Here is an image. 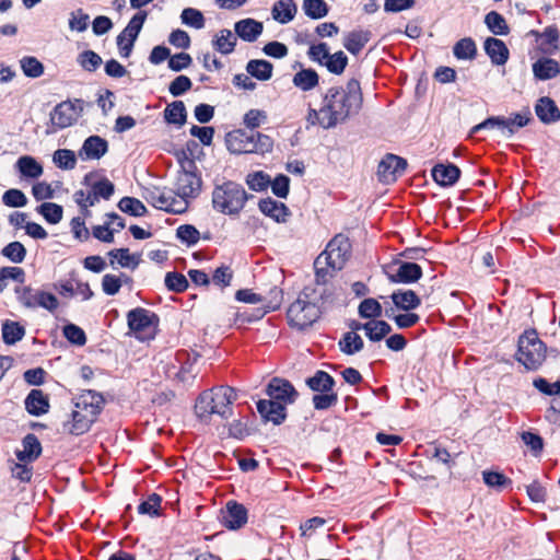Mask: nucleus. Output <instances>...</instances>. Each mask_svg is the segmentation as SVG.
I'll return each instance as SVG.
<instances>
[{
  "mask_svg": "<svg viewBox=\"0 0 560 560\" xmlns=\"http://www.w3.org/2000/svg\"><path fill=\"white\" fill-rule=\"evenodd\" d=\"M363 103L360 82L350 79L346 86L329 88L323 96L320 126L324 129L335 128L355 116Z\"/></svg>",
  "mask_w": 560,
  "mask_h": 560,
  "instance_id": "1",
  "label": "nucleus"
},
{
  "mask_svg": "<svg viewBox=\"0 0 560 560\" xmlns=\"http://www.w3.org/2000/svg\"><path fill=\"white\" fill-rule=\"evenodd\" d=\"M104 397L95 390L84 392L75 402L71 421L63 423V432L81 435L88 432L103 409Z\"/></svg>",
  "mask_w": 560,
  "mask_h": 560,
  "instance_id": "2",
  "label": "nucleus"
},
{
  "mask_svg": "<svg viewBox=\"0 0 560 560\" xmlns=\"http://www.w3.org/2000/svg\"><path fill=\"white\" fill-rule=\"evenodd\" d=\"M236 400V393L230 386H217L206 390L197 399L195 411L198 418L207 421L211 416L228 419L232 416V405Z\"/></svg>",
  "mask_w": 560,
  "mask_h": 560,
  "instance_id": "3",
  "label": "nucleus"
},
{
  "mask_svg": "<svg viewBox=\"0 0 560 560\" xmlns=\"http://www.w3.org/2000/svg\"><path fill=\"white\" fill-rule=\"evenodd\" d=\"M287 315L292 327L303 330L312 326L320 316L316 289L304 288L299 298L289 306Z\"/></svg>",
  "mask_w": 560,
  "mask_h": 560,
  "instance_id": "4",
  "label": "nucleus"
},
{
  "mask_svg": "<svg viewBox=\"0 0 560 560\" xmlns=\"http://www.w3.org/2000/svg\"><path fill=\"white\" fill-rule=\"evenodd\" d=\"M249 197L252 196L245 191L242 185L230 180L214 187L212 206L214 210L223 214L236 215L242 211Z\"/></svg>",
  "mask_w": 560,
  "mask_h": 560,
  "instance_id": "5",
  "label": "nucleus"
},
{
  "mask_svg": "<svg viewBox=\"0 0 560 560\" xmlns=\"http://www.w3.org/2000/svg\"><path fill=\"white\" fill-rule=\"evenodd\" d=\"M546 359V346L536 330H526L518 338L516 360L527 370H537Z\"/></svg>",
  "mask_w": 560,
  "mask_h": 560,
  "instance_id": "6",
  "label": "nucleus"
},
{
  "mask_svg": "<svg viewBox=\"0 0 560 560\" xmlns=\"http://www.w3.org/2000/svg\"><path fill=\"white\" fill-rule=\"evenodd\" d=\"M179 156L182 171L178 172L174 184V194L177 198L187 201L188 198L196 197L201 188V178L195 173L196 164L189 159L186 151H182Z\"/></svg>",
  "mask_w": 560,
  "mask_h": 560,
  "instance_id": "7",
  "label": "nucleus"
},
{
  "mask_svg": "<svg viewBox=\"0 0 560 560\" xmlns=\"http://www.w3.org/2000/svg\"><path fill=\"white\" fill-rule=\"evenodd\" d=\"M144 198L154 208L166 212L183 213L188 207V201L177 198L173 190L153 188Z\"/></svg>",
  "mask_w": 560,
  "mask_h": 560,
  "instance_id": "8",
  "label": "nucleus"
},
{
  "mask_svg": "<svg viewBox=\"0 0 560 560\" xmlns=\"http://www.w3.org/2000/svg\"><path fill=\"white\" fill-rule=\"evenodd\" d=\"M147 16L148 13L145 11H139L131 18L127 26L117 36V46L121 57L127 58L130 56L135 42L142 30Z\"/></svg>",
  "mask_w": 560,
  "mask_h": 560,
  "instance_id": "9",
  "label": "nucleus"
},
{
  "mask_svg": "<svg viewBox=\"0 0 560 560\" xmlns=\"http://www.w3.org/2000/svg\"><path fill=\"white\" fill-rule=\"evenodd\" d=\"M351 244L347 236L336 235L326 246V249L319 255L325 256L334 269H342L350 257Z\"/></svg>",
  "mask_w": 560,
  "mask_h": 560,
  "instance_id": "10",
  "label": "nucleus"
},
{
  "mask_svg": "<svg viewBox=\"0 0 560 560\" xmlns=\"http://www.w3.org/2000/svg\"><path fill=\"white\" fill-rule=\"evenodd\" d=\"M407 167V161L395 154H387L377 166V176L380 182L390 184L404 174Z\"/></svg>",
  "mask_w": 560,
  "mask_h": 560,
  "instance_id": "11",
  "label": "nucleus"
},
{
  "mask_svg": "<svg viewBox=\"0 0 560 560\" xmlns=\"http://www.w3.org/2000/svg\"><path fill=\"white\" fill-rule=\"evenodd\" d=\"M268 400H275L284 404V406L293 404L298 397V392L293 385L284 378L272 377L266 389Z\"/></svg>",
  "mask_w": 560,
  "mask_h": 560,
  "instance_id": "12",
  "label": "nucleus"
},
{
  "mask_svg": "<svg viewBox=\"0 0 560 560\" xmlns=\"http://www.w3.org/2000/svg\"><path fill=\"white\" fill-rule=\"evenodd\" d=\"M270 299L268 300V304L265 306L264 310L258 308L253 312H238L236 314L235 323L236 324H245V323H253L256 320H259L262 318L268 312L277 310L282 301V290L278 287H273L270 292Z\"/></svg>",
  "mask_w": 560,
  "mask_h": 560,
  "instance_id": "13",
  "label": "nucleus"
},
{
  "mask_svg": "<svg viewBox=\"0 0 560 560\" xmlns=\"http://www.w3.org/2000/svg\"><path fill=\"white\" fill-rule=\"evenodd\" d=\"M257 411L264 422H272L275 425H280L287 419V406L279 401L260 399L257 401Z\"/></svg>",
  "mask_w": 560,
  "mask_h": 560,
  "instance_id": "14",
  "label": "nucleus"
},
{
  "mask_svg": "<svg viewBox=\"0 0 560 560\" xmlns=\"http://www.w3.org/2000/svg\"><path fill=\"white\" fill-rule=\"evenodd\" d=\"M247 522V510L241 503L229 501L222 511L221 523L229 529H238Z\"/></svg>",
  "mask_w": 560,
  "mask_h": 560,
  "instance_id": "15",
  "label": "nucleus"
},
{
  "mask_svg": "<svg viewBox=\"0 0 560 560\" xmlns=\"http://www.w3.org/2000/svg\"><path fill=\"white\" fill-rule=\"evenodd\" d=\"M156 320L158 317L154 313L142 307L133 308L127 314L128 327L136 334L149 330Z\"/></svg>",
  "mask_w": 560,
  "mask_h": 560,
  "instance_id": "16",
  "label": "nucleus"
},
{
  "mask_svg": "<svg viewBox=\"0 0 560 560\" xmlns=\"http://www.w3.org/2000/svg\"><path fill=\"white\" fill-rule=\"evenodd\" d=\"M226 148L233 154L254 153L255 144L253 133L248 135L244 130H234L226 135Z\"/></svg>",
  "mask_w": 560,
  "mask_h": 560,
  "instance_id": "17",
  "label": "nucleus"
},
{
  "mask_svg": "<svg viewBox=\"0 0 560 560\" xmlns=\"http://www.w3.org/2000/svg\"><path fill=\"white\" fill-rule=\"evenodd\" d=\"M108 151V142L100 136H90L86 138L78 152L83 161L100 160Z\"/></svg>",
  "mask_w": 560,
  "mask_h": 560,
  "instance_id": "18",
  "label": "nucleus"
},
{
  "mask_svg": "<svg viewBox=\"0 0 560 560\" xmlns=\"http://www.w3.org/2000/svg\"><path fill=\"white\" fill-rule=\"evenodd\" d=\"M50 121L52 126L63 129L73 125L75 119V107L71 101L61 102L58 104L50 114Z\"/></svg>",
  "mask_w": 560,
  "mask_h": 560,
  "instance_id": "19",
  "label": "nucleus"
},
{
  "mask_svg": "<svg viewBox=\"0 0 560 560\" xmlns=\"http://www.w3.org/2000/svg\"><path fill=\"white\" fill-rule=\"evenodd\" d=\"M422 277V269L416 262H400L396 273L388 275L392 283H412Z\"/></svg>",
  "mask_w": 560,
  "mask_h": 560,
  "instance_id": "20",
  "label": "nucleus"
},
{
  "mask_svg": "<svg viewBox=\"0 0 560 560\" xmlns=\"http://www.w3.org/2000/svg\"><path fill=\"white\" fill-rule=\"evenodd\" d=\"M486 54L495 66H503L509 60L510 51L503 40L488 37L483 43Z\"/></svg>",
  "mask_w": 560,
  "mask_h": 560,
  "instance_id": "21",
  "label": "nucleus"
},
{
  "mask_svg": "<svg viewBox=\"0 0 560 560\" xmlns=\"http://www.w3.org/2000/svg\"><path fill=\"white\" fill-rule=\"evenodd\" d=\"M22 446L23 450L15 452L16 458L22 463H32L42 454V444L33 433H28L23 438Z\"/></svg>",
  "mask_w": 560,
  "mask_h": 560,
  "instance_id": "22",
  "label": "nucleus"
},
{
  "mask_svg": "<svg viewBox=\"0 0 560 560\" xmlns=\"http://www.w3.org/2000/svg\"><path fill=\"white\" fill-rule=\"evenodd\" d=\"M431 173L433 179L443 187L453 186L460 176V170L452 163L436 164Z\"/></svg>",
  "mask_w": 560,
  "mask_h": 560,
  "instance_id": "23",
  "label": "nucleus"
},
{
  "mask_svg": "<svg viewBox=\"0 0 560 560\" xmlns=\"http://www.w3.org/2000/svg\"><path fill=\"white\" fill-rule=\"evenodd\" d=\"M262 30V23L250 18L241 20L234 25L236 35L248 43L255 42L261 35Z\"/></svg>",
  "mask_w": 560,
  "mask_h": 560,
  "instance_id": "24",
  "label": "nucleus"
},
{
  "mask_svg": "<svg viewBox=\"0 0 560 560\" xmlns=\"http://www.w3.org/2000/svg\"><path fill=\"white\" fill-rule=\"evenodd\" d=\"M24 404L26 411L35 417L45 415L49 410L48 396L40 389H32L26 396Z\"/></svg>",
  "mask_w": 560,
  "mask_h": 560,
  "instance_id": "25",
  "label": "nucleus"
},
{
  "mask_svg": "<svg viewBox=\"0 0 560 560\" xmlns=\"http://www.w3.org/2000/svg\"><path fill=\"white\" fill-rule=\"evenodd\" d=\"M535 113L544 124H552L560 119V110L556 103L547 96L540 97L535 105Z\"/></svg>",
  "mask_w": 560,
  "mask_h": 560,
  "instance_id": "26",
  "label": "nucleus"
},
{
  "mask_svg": "<svg viewBox=\"0 0 560 560\" xmlns=\"http://www.w3.org/2000/svg\"><path fill=\"white\" fill-rule=\"evenodd\" d=\"M259 210L267 217H270L277 222H285L289 215L288 207L280 201L272 198L261 199L258 203Z\"/></svg>",
  "mask_w": 560,
  "mask_h": 560,
  "instance_id": "27",
  "label": "nucleus"
},
{
  "mask_svg": "<svg viewBox=\"0 0 560 560\" xmlns=\"http://www.w3.org/2000/svg\"><path fill=\"white\" fill-rule=\"evenodd\" d=\"M372 33L368 30L349 32L343 38V47L357 56L371 39Z\"/></svg>",
  "mask_w": 560,
  "mask_h": 560,
  "instance_id": "28",
  "label": "nucleus"
},
{
  "mask_svg": "<svg viewBox=\"0 0 560 560\" xmlns=\"http://www.w3.org/2000/svg\"><path fill=\"white\" fill-rule=\"evenodd\" d=\"M534 75L541 80H550L560 73V63L551 58H540L533 63Z\"/></svg>",
  "mask_w": 560,
  "mask_h": 560,
  "instance_id": "29",
  "label": "nucleus"
},
{
  "mask_svg": "<svg viewBox=\"0 0 560 560\" xmlns=\"http://www.w3.org/2000/svg\"><path fill=\"white\" fill-rule=\"evenodd\" d=\"M395 307L402 311H411L420 306L421 300L412 290H397L390 295Z\"/></svg>",
  "mask_w": 560,
  "mask_h": 560,
  "instance_id": "30",
  "label": "nucleus"
},
{
  "mask_svg": "<svg viewBox=\"0 0 560 560\" xmlns=\"http://www.w3.org/2000/svg\"><path fill=\"white\" fill-rule=\"evenodd\" d=\"M298 12V7L293 0H279L271 10L272 18L281 24L291 22Z\"/></svg>",
  "mask_w": 560,
  "mask_h": 560,
  "instance_id": "31",
  "label": "nucleus"
},
{
  "mask_svg": "<svg viewBox=\"0 0 560 560\" xmlns=\"http://www.w3.org/2000/svg\"><path fill=\"white\" fill-rule=\"evenodd\" d=\"M292 83L299 90L307 92L318 85L319 77L312 68L301 69L293 75Z\"/></svg>",
  "mask_w": 560,
  "mask_h": 560,
  "instance_id": "32",
  "label": "nucleus"
},
{
  "mask_svg": "<svg viewBox=\"0 0 560 560\" xmlns=\"http://www.w3.org/2000/svg\"><path fill=\"white\" fill-rule=\"evenodd\" d=\"M23 177L38 178L43 175V166L31 155L20 156L15 164Z\"/></svg>",
  "mask_w": 560,
  "mask_h": 560,
  "instance_id": "33",
  "label": "nucleus"
},
{
  "mask_svg": "<svg viewBox=\"0 0 560 560\" xmlns=\"http://www.w3.org/2000/svg\"><path fill=\"white\" fill-rule=\"evenodd\" d=\"M273 66L264 59H252L246 65V71L249 75L259 81H267L272 77Z\"/></svg>",
  "mask_w": 560,
  "mask_h": 560,
  "instance_id": "34",
  "label": "nucleus"
},
{
  "mask_svg": "<svg viewBox=\"0 0 560 560\" xmlns=\"http://www.w3.org/2000/svg\"><path fill=\"white\" fill-rule=\"evenodd\" d=\"M306 385L318 393L331 392L335 386V380L327 372L317 371L313 376L306 380Z\"/></svg>",
  "mask_w": 560,
  "mask_h": 560,
  "instance_id": "35",
  "label": "nucleus"
},
{
  "mask_svg": "<svg viewBox=\"0 0 560 560\" xmlns=\"http://www.w3.org/2000/svg\"><path fill=\"white\" fill-rule=\"evenodd\" d=\"M324 258L325 256H318L314 261L316 285H326L336 272L340 270L334 269Z\"/></svg>",
  "mask_w": 560,
  "mask_h": 560,
  "instance_id": "36",
  "label": "nucleus"
},
{
  "mask_svg": "<svg viewBox=\"0 0 560 560\" xmlns=\"http://www.w3.org/2000/svg\"><path fill=\"white\" fill-rule=\"evenodd\" d=\"M497 128L501 136L504 138H511V130L508 129V119L504 116H492L483 120L482 122L472 127L471 132H478L485 129H494Z\"/></svg>",
  "mask_w": 560,
  "mask_h": 560,
  "instance_id": "37",
  "label": "nucleus"
},
{
  "mask_svg": "<svg viewBox=\"0 0 560 560\" xmlns=\"http://www.w3.org/2000/svg\"><path fill=\"white\" fill-rule=\"evenodd\" d=\"M237 38L230 30H221L212 40L213 47L223 55L234 51Z\"/></svg>",
  "mask_w": 560,
  "mask_h": 560,
  "instance_id": "38",
  "label": "nucleus"
},
{
  "mask_svg": "<svg viewBox=\"0 0 560 560\" xmlns=\"http://www.w3.org/2000/svg\"><path fill=\"white\" fill-rule=\"evenodd\" d=\"M94 176V173H89L84 176V180L83 183L85 185H91L92 186V192L96 196L97 200L100 198H103V199H109L114 191H115V186L114 184L107 179V178H102L101 180L98 182H95L93 184H91V178Z\"/></svg>",
  "mask_w": 560,
  "mask_h": 560,
  "instance_id": "39",
  "label": "nucleus"
},
{
  "mask_svg": "<svg viewBox=\"0 0 560 560\" xmlns=\"http://www.w3.org/2000/svg\"><path fill=\"white\" fill-rule=\"evenodd\" d=\"M164 118L168 124L183 126L186 122L187 112L182 101H174L164 109Z\"/></svg>",
  "mask_w": 560,
  "mask_h": 560,
  "instance_id": "40",
  "label": "nucleus"
},
{
  "mask_svg": "<svg viewBox=\"0 0 560 560\" xmlns=\"http://www.w3.org/2000/svg\"><path fill=\"white\" fill-rule=\"evenodd\" d=\"M485 24L494 35L505 36L510 33V27L505 19L497 11H490L486 14Z\"/></svg>",
  "mask_w": 560,
  "mask_h": 560,
  "instance_id": "41",
  "label": "nucleus"
},
{
  "mask_svg": "<svg viewBox=\"0 0 560 560\" xmlns=\"http://www.w3.org/2000/svg\"><path fill=\"white\" fill-rule=\"evenodd\" d=\"M25 335V328L18 322L5 320L2 324V339L7 345H14Z\"/></svg>",
  "mask_w": 560,
  "mask_h": 560,
  "instance_id": "42",
  "label": "nucleus"
},
{
  "mask_svg": "<svg viewBox=\"0 0 560 560\" xmlns=\"http://www.w3.org/2000/svg\"><path fill=\"white\" fill-rule=\"evenodd\" d=\"M338 345L340 351L348 355L360 352L364 347L363 339L357 332H346Z\"/></svg>",
  "mask_w": 560,
  "mask_h": 560,
  "instance_id": "43",
  "label": "nucleus"
},
{
  "mask_svg": "<svg viewBox=\"0 0 560 560\" xmlns=\"http://www.w3.org/2000/svg\"><path fill=\"white\" fill-rule=\"evenodd\" d=\"M302 9L305 15L313 20L323 19L329 12V7L324 0H303Z\"/></svg>",
  "mask_w": 560,
  "mask_h": 560,
  "instance_id": "44",
  "label": "nucleus"
},
{
  "mask_svg": "<svg viewBox=\"0 0 560 560\" xmlns=\"http://www.w3.org/2000/svg\"><path fill=\"white\" fill-rule=\"evenodd\" d=\"M453 54L457 59H475L477 47L474 39L470 37L459 39L453 47Z\"/></svg>",
  "mask_w": 560,
  "mask_h": 560,
  "instance_id": "45",
  "label": "nucleus"
},
{
  "mask_svg": "<svg viewBox=\"0 0 560 560\" xmlns=\"http://www.w3.org/2000/svg\"><path fill=\"white\" fill-rule=\"evenodd\" d=\"M118 208L132 217H143L147 213L143 202L133 197H122L118 202Z\"/></svg>",
  "mask_w": 560,
  "mask_h": 560,
  "instance_id": "46",
  "label": "nucleus"
},
{
  "mask_svg": "<svg viewBox=\"0 0 560 560\" xmlns=\"http://www.w3.org/2000/svg\"><path fill=\"white\" fill-rule=\"evenodd\" d=\"M347 65L348 57L342 50H339L335 54H329L326 61L324 62V67H326L330 73L336 75L342 74Z\"/></svg>",
  "mask_w": 560,
  "mask_h": 560,
  "instance_id": "47",
  "label": "nucleus"
},
{
  "mask_svg": "<svg viewBox=\"0 0 560 560\" xmlns=\"http://www.w3.org/2000/svg\"><path fill=\"white\" fill-rule=\"evenodd\" d=\"M36 211L50 224H57L62 220L63 209L58 203L44 202L37 207Z\"/></svg>",
  "mask_w": 560,
  "mask_h": 560,
  "instance_id": "48",
  "label": "nucleus"
},
{
  "mask_svg": "<svg viewBox=\"0 0 560 560\" xmlns=\"http://www.w3.org/2000/svg\"><path fill=\"white\" fill-rule=\"evenodd\" d=\"M52 162L61 170H73L77 165V156L72 150L58 149L52 154Z\"/></svg>",
  "mask_w": 560,
  "mask_h": 560,
  "instance_id": "49",
  "label": "nucleus"
},
{
  "mask_svg": "<svg viewBox=\"0 0 560 560\" xmlns=\"http://www.w3.org/2000/svg\"><path fill=\"white\" fill-rule=\"evenodd\" d=\"M392 331L390 325L385 320H370L366 337L377 342L385 338Z\"/></svg>",
  "mask_w": 560,
  "mask_h": 560,
  "instance_id": "50",
  "label": "nucleus"
},
{
  "mask_svg": "<svg viewBox=\"0 0 560 560\" xmlns=\"http://www.w3.org/2000/svg\"><path fill=\"white\" fill-rule=\"evenodd\" d=\"M358 313L361 318H377L382 316L383 308L382 305L378 303L377 300L373 298L364 299L359 307Z\"/></svg>",
  "mask_w": 560,
  "mask_h": 560,
  "instance_id": "51",
  "label": "nucleus"
},
{
  "mask_svg": "<svg viewBox=\"0 0 560 560\" xmlns=\"http://www.w3.org/2000/svg\"><path fill=\"white\" fill-rule=\"evenodd\" d=\"M77 62L82 69L89 72L96 71L102 65L103 60L98 54L93 50H84L78 55Z\"/></svg>",
  "mask_w": 560,
  "mask_h": 560,
  "instance_id": "52",
  "label": "nucleus"
},
{
  "mask_svg": "<svg viewBox=\"0 0 560 560\" xmlns=\"http://www.w3.org/2000/svg\"><path fill=\"white\" fill-rule=\"evenodd\" d=\"M180 19L183 24L194 27L196 30H201L205 27V16L202 12L197 9H184L182 11Z\"/></svg>",
  "mask_w": 560,
  "mask_h": 560,
  "instance_id": "53",
  "label": "nucleus"
},
{
  "mask_svg": "<svg viewBox=\"0 0 560 560\" xmlns=\"http://www.w3.org/2000/svg\"><path fill=\"white\" fill-rule=\"evenodd\" d=\"M1 254L10 261L20 264L25 259L26 249L22 243L14 241L4 246Z\"/></svg>",
  "mask_w": 560,
  "mask_h": 560,
  "instance_id": "54",
  "label": "nucleus"
},
{
  "mask_svg": "<svg viewBox=\"0 0 560 560\" xmlns=\"http://www.w3.org/2000/svg\"><path fill=\"white\" fill-rule=\"evenodd\" d=\"M108 256L118 259V264L122 268L136 269L139 265V257L131 255L128 248H117L108 252Z\"/></svg>",
  "mask_w": 560,
  "mask_h": 560,
  "instance_id": "55",
  "label": "nucleus"
},
{
  "mask_svg": "<svg viewBox=\"0 0 560 560\" xmlns=\"http://www.w3.org/2000/svg\"><path fill=\"white\" fill-rule=\"evenodd\" d=\"M267 120L268 115L262 109L253 108L246 112L243 116V125L250 130L260 127L261 125L266 124Z\"/></svg>",
  "mask_w": 560,
  "mask_h": 560,
  "instance_id": "56",
  "label": "nucleus"
},
{
  "mask_svg": "<svg viewBox=\"0 0 560 560\" xmlns=\"http://www.w3.org/2000/svg\"><path fill=\"white\" fill-rule=\"evenodd\" d=\"M20 63L23 73L28 78H39L44 73L43 63L35 57H23Z\"/></svg>",
  "mask_w": 560,
  "mask_h": 560,
  "instance_id": "57",
  "label": "nucleus"
},
{
  "mask_svg": "<svg viewBox=\"0 0 560 560\" xmlns=\"http://www.w3.org/2000/svg\"><path fill=\"white\" fill-rule=\"evenodd\" d=\"M483 482L490 487L495 489H503L512 483L511 479L506 478L503 474L499 471H482Z\"/></svg>",
  "mask_w": 560,
  "mask_h": 560,
  "instance_id": "58",
  "label": "nucleus"
},
{
  "mask_svg": "<svg viewBox=\"0 0 560 560\" xmlns=\"http://www.w3.org/2000/svg\"><path fill=\"white\" fill-rule=\"evenodd\" d=\"M161 497L156 493L149 495L148 500L141 502L138 506L139 514H147L151 517L160 515Z\"/></svg>",
  "mask_w": 560,
  "mask_h": 560,
  "instance_id": "59",
  "label": "nucleus"
},
{
  "mask_svg": "<svg viewBox=\"0 0 560 560\" xmlns=\"http://www.w3.org/2000/svg\"><path fill=\"white\" fill-rule=\"evenodd\" d=\"M62 331L69 342L80 347L86 343V335L81 327L74 324H67L63 326Z\"/></svg>",
  "mask_w": 560,
  "mask_h": 560,
  "instance_id": "60",
  "label": "nucleus"
},
{
  "mask_svg": "<svg viewBox=\"0 0 560 560\" xmlns=\"http://www.w3.org/2000/svg\"><path fill=\"white\" fill-rule=\"evenodd\" d=\"M2 202L8 207L21 208L26 206L27 198L22 190L11 188L2 195Z\"/></svg>",
  "mask_w": 560,
  "mask_h": 560,
  "instance_id": "61",
  "label": "nucleus"
},
{
  "mask_svg": "<svg viewBox=\"0 0 560 560\" xmlns=\"http://www.w3.org/2000/svg\"><path fill=\"white\" fill-rule=\"evenodd\" d=\"M165 285L170 291L183 292L188 288V280L178 272H167L165 276Z\"/></svg>",
  "mask_w": 560,
  "mask_h": 560,
  "instance_id": "62",
  "label": "nucleus"
},
{
  "mask_svg": "<svg viewBox=\"0 0 560 560\" xmlns=\"http://www.w3.org/2000/svg\"><path fill=\"white\" fill-rule=\"evenodd\" d=\"M89 14L84 13L82 9L73 11L70 13L69 18V28L71 31H75L82 33L86 31L89 26Z\"/></svg>",
  "mask_w": 560,
  "mask_h": 560,
  "instance_id": "63",
  "label": "nucleus"
},
{
  "mask_svg": "<svg viewBox=\"0 0 560 560\" xmlns=\"http://www.w3.org/2000/svg\"><path fill=\"white\" fill-rule=\"evenodd\" d=\"M176 236L187 245H195L199 241L200 233L194 225L184 224L178 226Z\"/></svg>",
  "mask_w": 560,
  "mask_h": 560,
  "instance_id": "64",
  "label": "nucleus"
}]
</instances>
